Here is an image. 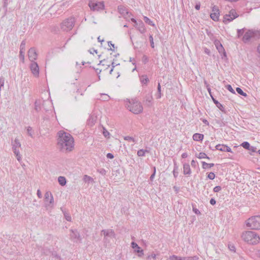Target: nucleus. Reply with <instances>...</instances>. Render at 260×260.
I'll return each instance as SVG.
<instances>
[{"label":"nucleus","instance_id":"obj_27","mask_svg":"<svg viewBox=\"0 0 260 260\" xmlns=\"http://www.w3.org/2000/svg\"><path fill=\"white\" fill-rule=\"evenodd\" d=\"M148 152L149 151L147 150L141 149L137 151V155L138 156H144L145 155V153Z\"/></svg>","mask_w":260,"mask_h":260},{"label":"nucleus","instance_id":"obj_60","mask_svg":"<svg viewBox=\"0 0 260 260\" xmlns=\"http://www.w3.org/2000/svg\"><path fill=\"white\" fill-rule=\"evenodd\" d=\"M202 122L206 125H209V122L207 120L205 119H203L202 120Z\"/></svg>","mask_w":260,"mask_h":260},{"label":"nucleus","instance_id":"obj_16","mask_svg":"<svg viewBox=\"0 0 260 260\" xmlns=\"http://www.w3.org/2000/svg\"><path fill=\"white\" fill-rule=\"evenodd\" d=\"M28 57L30 60L33 61L37 58V54L36 50L34 48H31L28 51Z\"/></svg>","mask_w":260,"mask_h":260},{"label":"nucleus","instance_id":"obj_1","mask_svg":"<svg viewBox=\"0 0 260 260\" xmlns=\"http://www.w3.org/2000/svg\"><path fill=\"white\" fill-rule=\"evenodd\" d=\"M57 146L62 152H69L72 151L74 147V139L72 136L63 131L57 133Z\"/></svg>","mask_w":260,"mask_h":260},{"label":"nucleus","instance_id":"obj_14","mask_svg":"<svg viewBox=\"0 0 260 260\" xmlns=\"http://www.w3.org/2000/svg\"><path fill=\"white\" fill-rule=\"evenodd\" d=\"M101 233L103 234L105 237V239L107 237H112L114 238L115 236V233L114 231L112 229H108V230H103L101 231Z\"/></svg>","mask_w":260,"mask_h":260},{"label":"nucleus","instance_id":"obj_35","mask_svg":"<svg viewBox=\"0 0 260 260\" xmlns=\"http://www.w3.org/2000/svg\"><path fill=\"white\" fill-rule=\"evenodd\" d=\"M63 212V215H64V216L66 218V219L68 221H71L72 220V217L71 216H70V214L68 213V212Z\"/></svg>","mask_w":260,"mask_h":260},{"label":"nucleus","instance_id":"obj_19","mask_svg":"<svg viewBox=\"0 0 260 260\" xmlns=\"http://www.w3.org/2000/svg\"><path fill=\"white\" fill-rule=\"evenodd\" d=\"M31 73L33 75L38 77L39 75V66H30Z\"/></svg>","mask_w":260,"mask_h":260},{"label":"nucleus","instance_id":"obj_22","mask_svg":"<svg viewBox=\"0 0 260 260\" xmlns=\"http://www.w3.org/2000/svg\"><path fill=\"white\" fill-rule=\"evenodd\" d=\"M212 99L213 100V101L216 105V107L221 111H224V108L222 105L218 102L217 100H216L213 96H212Z\"/></svg>","mask_w":260,"mask_h":260},{"label":"nucleus","instance_id":"obj_61","mask_svg":"<svg viewBox=\"0 0 260 260\" xmlns=\"http://www.w3.org/2000/svg\"><path fill=\"white\" fill-rule=\"evenodd\" d=\"M188 156V154L186 152H184V153H183L181 155V157L183 158H186Z\"/></svg>","mask_w":260,"mask_h":260},{"label":"nucleus","instance_id":"obj_57","mask_svg":"<svg viewBox=\"0 0 260 260\" xmlns=\"http://www.w3.org/2000/svg\"><path fill=\"white\" fill-rule=\"evenodd\" d=\"M248 150L252 152H255L256 150V148L254 146H250Z\"/></svg>","mask_w":260,"mask_h":260},{"label":"nucleus","instance_id":"obj_20","mask_svg":"<svg viewBox=\"0 0 260 260\" xmlns=\"http://www.w3.org/2000/svg\"><path fill=\"white\" fill-rule=\"evenodd\" d=\"M193 140L195 141H202L204 138V135L199 133L193 134Z\"/></svg>","mask_w":260,"mask_h":260},{"label":"nucleus","instance_id":"obj_62","mask_svg":"<svg viewBox=\"0 0 260 260\" xmlns=\"http://www.w3.org/2000/svg\"><path fill=\"white\" fill-rule=\"evenodd\" d=\"M53 202H54L53 197L52 196H51V197L49 199V203L51 204H53Z\"/></svg>","mask_w":260,"mask_h":260},{"label":"nucleus","instance_id":"obj_30","mask_svg":"<svg viewBox=\"0 0 260 260\" xmlns=\"http://www.w3.org/2000/svg\"><path fill=\"white\" fill-rule=\"evenodd\" d=\"M161 97V86L160 83H158L157 86V92L156 94V98L159 99Z\"/></svg>","mask_w":260,"mask_h":260},{"label":"nucleus","instance_id":"obj_31","mask_svg":"<svg viewBox=\"0 0 260 260\" xmlns=\"http://www.w3.org/2000/svg\"><path fill=\"white\" fill-rule=\"evenodd\" d=\"M124 140L129 142H133L134 143L137 142L136 140L133 137L128 136L124 137Z\"/></svg>","mask_w":260,"mask_h":260},{"label":"nucleus","instance_id":"obj_58","mask_svg":"<svg viewBox=\"0 0 260 260\" xmlns=\"http://www.w3.org/2000/svg\"><path fill=\"white\" fill-rule=\"evenodd\" d=\"M210 203L212 205H214L215 204H216V201L213 198H212L210 199Z\"/></svg>","mask_w":260,"mask_h":260},{"label":"nucleus","instance_id":"obj_3","mask_svg":"<svg viewBox=\"0 0 260 260\" xmlns=\"http://www.w3.org/2000/svg\"><path fill=\"white\" fill-rule=\"evenodd\" d=\"M125 107L134 114H139L143 111V107L140 102L134 99L131 101L127 99L125 101Z\"/></svg>","mask_w":260,"mask_h":260},{"label":"nucleus","instance_id":"obj_18","mask_svg":"<svg viewBox=\"0 0 260 260\" xmlns=\"http://www.w3.org/2000/svg\"><path fill=\"white\" fill-rule=\"evenodd\" d=\"M96 120V117L94 114H91L87 120V123L89 125L92 126L95 122Z\"/></svg>","mask_w":260,"mask_h":260},{"label":"nucleus","instance_id":"obj_63","mask_svg":"<svg viewBox=\"0 0 260 260\" xmlns=\"http://www.w3.org/2000/svg\"><path fill=\"white\" fill-rule=\"evenodd\" d=\"M150 39H151V46L153 48L154 47V43L153 41V38L152 36H150Z\"/></svg>","mask_w":260,"mask_h":260},{"label":"nucleus","instance_id":"obj_24","mask_svg":"<svg viewBox=\"0 0 260 260\" xmlns=\"http://www.w3.org/2000/svg\"><path fill=\"white\" fill-rule=\"evenodd\" d=\"M202 167L204 169H207L208 168H210L214 166V164L213 163L208 164L205 161H202Z\"/></svg>","mask_w":260,"mask_h":260},{"label":"nucleus","instance_id":"obj_46","mask_svg":"<svg viewBox=\"0 0 260 260\" xmlns=\"http://www.w3.org/2000/svg\"><path fill=\"white\" fill-rule=\"evenodd\" d=\"M27 132L28 135L30 136L31 137H32V128L30 126H28L27 128Z\"/></svg>","mask_w":260,"mask_h":260},{"label":"nucleus","instance_id":"obj_33","mask_svg":"<svg viewBox=\"0 0 260 260\" xmlns=\"http://www.w3.org/2000/svg\"><path fill=\"white\" fill-rule=\"evenodd\" d=\"M144 21L146 23H148V24L150 25H152V26H155V24L153 22V21H152L149 18H148L146 16H144Z\"/></svg>","mask_w":260,"mask_h":260},{"label":"nucleus","instance_id":"obj_23","mask_svg":"<svg viewBox=\"0 0 260 260\" xmlns=\"http://www.w3.org/2000/svg\"><path fill=\"white\" fill-rule=\"evenodd\" d=\"M58 181L59 184L61 186L65 185L67 183L66 179L63 176H59L58 178Z\"/></svg>","mask_w":260,"mask_h":260},{"label":"nucleus","instance_id":"obj_6","mask_svg":"<svg viewBox=\"0 0 260 260\" xmlns=\"http://www.w3.org/2000/svg\"><path fill=\"white\" fill-rule=\"evenodd\" d=\"M12 145L13 151L16 155L17 159L18 161H20L21 160V156L20 154L19 148L21 147V145L19 140L16 138L14 141H12Z\"/></svg>","mask_w":260,"mask_h":260},{"label":"nucleus","instance_id":"obj_45","mask_svg":"<svg viewBox=\"0 0 260 260\" xmlns=\"http://www.w3.org/2000/svg\"><path fill=\"white\" fill-rule=\"evenodd\" d=\"M226 88L230 91L231 92L233 93H235V92L233 88H232V86L230 84L227 85L226 86Z\"/></svg>","mask_w":260,"mask_h":260},{"label":"nucleus","instance_id":"obj_47","mask_svg":"<svg viewBox=\"0 0 260 260\" xmlns=\"http://www.w3.org/2000/svg\"><path fill=\"white\" fill-rule=\"evenodd\" d=\"M222 188L220 186H216L213 188V191L215 192H218L221 190Z\"/></svg>","mask_w":260,"mask_h":260},{"label":"nucleus","instance_id":"obj_64","mask_svg":"<svg viewBox=\"0 0 260 260\" xmlns=\"http://www.w3.org/2000/svg\"><path fill=\"white\" fill-rule=\"evenodd\" d=\"M195 8L196 10H200V5H197L196 6H195Z\"/></svg>","mask_w":260,"mask_h":260},{"label":"nucleus","instance_id":"obj_28","mask_svg":"<svg viewBox=\"0 0 260 260\" xmlns=\"http://www.w3.org/2000/svg\"><path fill=\"white\" fill-rule=\"evenodd\" d=\"M170 260H184V257L172 255L169 256Z\"/></svg>","mask_w":260,"mask_h":260},{"label":"nucleus","instance_id":"obj_21","mask_svg":"<svg viewBox=\"0 0 260 260\" xmlns=\"http://www.w3.org/2000/svg\"><path fill=\"white\" fill-rule=\"evenodd\" d=\"M145 104L148 107H150L152 105L153 98H152V95H148V96H146Z\"/></svg>","mask_w":260,"mask_h":260},{"label":"nucleus","instance_id":"obj_29","mask_svg":"<svg viewBox=\"0 0 260 260\" xmlns=\"http://www.w3.org/2000/svg\"><path fill=\"white\" fill-rule=\"evenodd\" d=\"M196 156L200 159H202V158L209 159V157L204 152H200L198 154H196Z\"/></svg>","mask_w":260,"mask_h":260},{"label":"nucleus","instance_id":"obj_51","mask_svg":"<svg viewBox=\"0 0 260 260\" xmlns=\"http://www.w3.org/2000/svg\"><path fill=\"white\" fill-rule=\"evenodd\" d=\"M198 162L194 160H192L191 161V165L193 168H196L197 166Z\"/></svg>","mask_w":260,"mask_h":260},{"label":"nucleus","instance_id":"obj_43","mask_svg":"<svg viewBox=\"0 0 260 260\" xmlns=\"http://www.w3.org/2000/svg\"><path fill=\"white\" fill-rule=\"evenodd\" d=\"M207 177L210 180H213L215 177V175L213 172H210L208 174Z\"/></svg>","mask_w":260,"mask_h":260},{"label":"nucleus","instance_id":"obj_37","mask_svg":"<svg viewBox=\"0 0 260 260\" xmlns=\"http://www.w3.org/2000/svg\"><path fill=\"white\" fill-rule=\"evenodd\" d=\"M199 258V257L197 255H194L193 256L184 257V260H198Z\"/></svg>","mask_w":260,"mask_h":260},{"label":"nucleus","instance_id":"obj_49","mask_svg":"<svg viewBox=\"0 0 260 260\" xmlns=\"http://www.w3.org/2000/svg\"><path fill=\"white\" fill-rule=\"evenodd\" d=\"M103 135L105 137H107L108 136H109L110 135L109 132L108 131H107L105 128H104Z\"/></svg>","mask_w":260,"mask_h":260},{"label":"nucleus","instance_id":"obj_5","mask_svg":"<svg viewBox=\"0 0 260 260\" xmlns=\"http://www.w3.org/2000/svg\"><path fill=\"white\" fill-rule=\"evenodd\" d=\"M75 20L73 18H69L64 20L60 24V28L64 31L71 30L74 27Z\"/></svg>","mask_w":260,"mask_h":260},{"label":"nucleus","instance_id":"obj_11","mask_svg":"<svg viewBox=\"0 0 260 260\" xmlns=\"http://www.w3.org/2000/svg\"><path fill=\"white\" fill-rule=\"evenodd\" d=\"M214 44L216 47V49L218 50V52H219V53L222 54L223 57H226V56L225 50H224L223 46L221 44V43L219 41L216 40L214 42Z\"/></svg>","mask_w":260,"mask_h":260},{"label":"nucleus","instance_id":"obj_52","mask_svg":"<svg viewBox=\"0 0 260 260\" xmlns=\"http://www.w3.org/2000/svg\"><path fill=\"white\" fill-rule=\"evenodd\" d=\"M51 196H52V194L49 192H46L45 194V199L47 200L51 197Z\"/></svg>","mask_w":260,"mask_h":260},{"label":"nucleus","instance_id":"obj_13","mask_svg":"<svg viewBox=\"0 0 260 260\" xmlns=\"http://www.w3.org/2000/svg\"><path fill=\"white\" fill-rule=\"evenodd\" d=\"M132 247L134 249L135 252H137L138 253V256L141 257L144 254V252L142 249H141V248L139 246V245L135 242H132L131 243Z\"/></svg>","mask_w":260,"mask_h":260},{"label":"nucleus","instance_id":"obj_34","mask_svg":"<svg viewBox=\"0 0 260 260\" xmlns=\"http://www.w3.org/2000/svg\"><path fill=\"white\" fill-rule=\"evenodd\" d=\"M40 102L36 101L35 103V109L37 111L39 112L41 110L40 107Z\"/></svg>","mask_w":260,"mask_h":260},{"label":"nucleus","instance_id":"obj_26","mask_svg":"<svg viewBox=\"0 0 260 260\" xmlns=\"http://www.w3.org/2000/svg\"><path fill=\"white\" fill-rule=\"evenodd\" d=\"M140 81L142 84H146L149 81V79L146 75H142L140 77Z\"/></svg>","mask_w":260,"mask_h":260},{"label":"nucleus","instance_id":"obj_2","mask_svg":"<svg viewBox=\"0 0 260 260\" xmlns=\"http://www.w3.org/2000/svg\"><path fill=\"white\" fill-rule=\"evenodd\" d=\"M241 237L242 240L249 244L256 245L260 241L259 236L255 232L251 231L243 232Z\"/></svg>","mask_w":260,"mask_h":260},{"label":"nucleus","instance_id":"obj_44","mask_svg":"<svg viewBox=\"0 0 260 260\" xmlns=\"http://www.w3.org/2000/svg\"><path fill=\"white\" fill-rule=\"evenodd\" d=\"M98 172L102 175H105L106 174V171L104 168H101L98 170Z\"/></svg>","mask_w":260,"mask_h":260},{"label":"nucleus","instance_id":"obj_36","mask_svg":"<svg viewBox=\"0 0 260 260\" xmlns=\"http://www.w3.org/2000/svg\"><path fill=\"white\" fill-rule=\"evenodd\" d=\"M177 170L178 167L176 166V162H174V168L173 171V173L175 178H176L178 176V173L177 171Z\"/></svg>","mask_w":260,"mask_h":260},{"label":"nucleus","instance_id":"obj_53","mask_svg":"<svg viewBox=\"0 0 260 260\" xmlns=\"http://www.w3.org/2000/svg\"><path fill=\"white\" fill-rule=\"evenodd\" d=\"M92 69L95 70V72L98 74H99L101 71H102V69H98V68H95L94 66L92 67Z\"/></svg>","mask_w":260,"mask_h":260},{"label":"nucleus","instance_id":"obj_8","mask_svg":"<svg viewBox=\"0 0 260 260\" xmlns=\"http://www.w3.org/2000/svg\"><path fill=\"white\" fill-rule=\"evenodd\" d=\"M238 15L236 11L235 10H232L229 12V14H225L224 16L223 21L225 23H229L238 17Z\"/></svg>","mask_w":260,"mask_h":260},{"label":"nucleus","instance_id":"obj_7","mask_svg":"<svg viewBox=\"0 0 260 260\" xmlns=\"http://www.w3.org/2000/svg\"><path fill=\"white\" fill-rule=\"evenodd\" d=\"M88 6L92 11H99L104 10L105 8L103 2L90 1Z\"/></svg>","mask_w":260,"mask_h":260},{"label":"nucleus","instance_id":"obj_41","mask_svg":"<svg viewBox=\"0 0 260 260\" xmlns=\"http://www.w3.org/2000/svg\"><path fill=\"white\" fill-rule=\"evenodd\" d=\"M228 247L231 251L236 252V247L234 244L230 243L228 244Z\"/></svg>","mask_w":260,"mask_h":260},{"label":"nucleus","instance_id":"obj_42","mask_svg":"<svg viewBox=\"0 0 260 260\" xmlns=\"http://www.w3.org/2000/svg\"><path fill=\"white\" fill-rule=\"evenodd\" d=\"M52 257L55 258L58 260H61V258L56 252H54L52 253Z\"/></svg>","mask_w":260,"mask_h":260},{"label":"nucleus","instance_id":"obj_10","mask_svg":"<svg viewBox=\"0 0 260 260\" xmlns=\"http://www.w3.org/2000/svg\"><path fill=\"white\" fill-rule=\"evenodd\" d=\"M70 232H71L70 234V238L73 242H77L78 241H81L82 239L81 236L77 230L71 229Z\"/></svg>","mask_w":260,"mask_h":260},{"label":"nucleus","instance_id":"obj_40","mask_svg":"<svg viewBox=\"0 0 260 260\" xmlns=\"http://www.w3.org/2000/svg\"><path fill=\"white\" fill-rule=\"evenodd\" d=\"M192 211L197 215H200L201 212L199 209L196 208L194 205H192Z\"/></svg>","mask_w":260,"mask_h":260},{"label":"nucleus","instance_id":"obj_38","mask_svg":"<svg viewBox=\"0 0 260 260\" xmlns=\"http://www.w3.org/2000/svg\"><path fill=\"white\" fill-rule=\"evenodd\" d=\"M241 146L246 149H249L250 146L248 142H244L241 144Z\"/></svg>","mask_w":260,"mask_h":260},{"label":"nucleus","instance_id":"obj_59","mask_svg":"<svg viewBox=\"0 0 260 260\" xmlns=\"http://www.w3.org/2000/svg\"><path fill=\"white\" fill-rule=\"evenodd\" d=\"M207 88V90H208V91L209 93L210 94V96H211V97H212V96H213L212 95V94H211V88H210V85H207V88Z\"/></svg>","mask_w":260,"mask_h":260},{"label":"nucleus","instance_id":"obj_12","mask_svg":"<svg viewBox=\"0 0 260 260\" xmlns=\"http://www.w3.org/2000/svg\"><path fill=\"white\" fill-rule=\"evenodd\" d=\"M215 149L222 152H232L231 148L224 144H217L215 146Z\"/></svg>","mask_w":260,"mask_h":260},{"label":"nucleus","instance_id":"obj_48","mask_svg":"<svg viewBox=\"0 0 260 260\" xmlns=\"http://www.w3.org/2000/svg\"><path fill=\"white\" fill-rule=\"evenodd\" d=\"M156 257V255L154 253H152L151 254H150L147 256V259H150L152 258L153 259H155Z\"/></svg>","mask_w":260,"mask_h":260},{"label":"nucleus","instance_id":"obj_56","mask_svg":"<svg viewBox=\"0 0 260 260\" xmlns=\"http://www.w3.org/2000/svg\"><path fill=\"white\" fill-rule=\"evenodd\" d=\"M37 194L39 198L41 199L42 198V193L40 189H38Z\"/></svg>","mask_w":260,"mask_h":260},{"label":"nucleus","instance_id":"obj_25","mask_svg":"<svg viewBox=\"0 0 260 260\" xmlns=\"http://www.w3.org/2000/svg\"><path fill=\"white\" fill-rule=\"evenodd\" d=\"M101 97L100 99V100L103 101H108L110 100V97L109 95L105 93H101L100 94Z\"/></svg>","mask_w":260,"mask_h":260},{"label":"nucleus","instance_id":"obj_54","mask_svg":"<svg viewBox=\"0 0 260 260\" xmlns=\"http://www.w3.org/2000/svg\"><path fill=\"white\" fill-rule=\"evenodd\" d=\"M114 157V155L111 153H108L107 154V157L108 158L112 159Z\"/></svg>","mask_w":260,"mask_h":260},{"label":"nucleus","instance_id":"obj_50","mask_svg":"<svg viewBox=\"0 0 260 260\" xmlns=\"http://www.w3.org/2000/svg\"><path fill=\"white\" fill-rule=\"evenodd\" d=\"M153 170H154V171H153V174L151 175L150 177V180L152 181L154 178V176H155V172H156V168L155 167H154L153 168Z\"/></svg>","mask_w":260,"mask_h":260},{"label":"nucleus","instance_id":"obj_17","mask_svg":"<svg viewBox=\"0 0 260 260\" xmlns=\"http://www.w3.org/2000/svg\"><path fill=\"white\" fill-rule=\"evenodd\" d=\"M191 173L190 166L187 163L183 164V174L186 175H190Z\"/></svg>","mask_w":260,"mask_h":260},{"label":"nucleus","instance_id":"obj_15","mask_svg":"<svg viewBox=\"0 0 260 260\" xmlns=\"http://www.w3.org/2000/svg\"><path fill=\"white\" fill-rule=\"evenodd\" d=\"M254 32L252 30H248L245 34L243 37L244 41H247L249 40L251 38L254 36Z\"/></svg>","mask_w":260,"mask_h":260},{"label":"nucleus","instance_id":"obj_55","mask_svg":"<svg viewBox=\"0 0 260 260\" xmlns=\"http://www.w3.org/2000/svg\"><path fill=\"white\" fill-rule=\"evenodd\" d=\"M109 46L110 47V49L111 50H114L115 47L114 44H112V42H109Z\"/></svg>","mask_w":260,"mask_h":260},{"label":"nucleus","instance_id":"obj_4","mask_svg":"<svg viewBox=\"0 0 260 260\" xmlns=\"http://www.w3.org/2000/svg\"><path fill=\"white\" fill-rule=\"evenodd\" d=\"M246 226L250 230H258L260 229V216H252L245 221Z\"/></svg>","mask_w":260,"mask_h":260},{"label":"nucleus","instance_id":"obj_39","mask_svg":"<svg viewBox=\"0 0 260 260\" xmlns=\"http://www.w3.org/2000/svg\"><path fill=\"white\" fill-rule=\"evenodd\" d=\"M83 180H84L85 182H89L90 181H92L93 179L91 177L85 175L83 177Z\"/></svg>","mask_w":260,"mask_h":260},{"label":"nucleus","instance_id":"obj_32","mask_svg":"<svg viewBox=\"0 0 260 260\" xmlns=\"http://www.w3.org/2000/svg\"><path fill=\"white\" fill-rule=\"evenodd\" d=\"M236 91L240 95H242L245 97H246L247 96V94L244 92L242 89L240 87H237L236 88Z\"/></svg>","mask_w":260,"mask_h":260},{"label":"nucleus","instance_id":"obj_9","mask_svg":"<svg viewBox=\"0 0 260 260\" xmlns=\"http://www.w3.org/2000/svg\"><path fill=\"white\" fill-rule=\"evenodd\" d=\"M210 18L214 21H218L220 16V11L217 6H213L212 8V12L210 14Z\"/></svg>","mask_w":260,"mask_h":260}]
</instances>
